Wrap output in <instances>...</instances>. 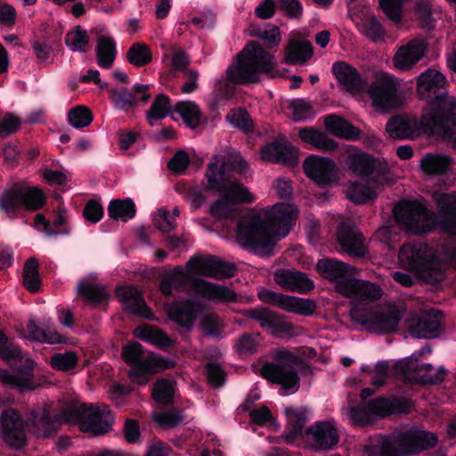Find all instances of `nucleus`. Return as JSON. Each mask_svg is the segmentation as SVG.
Here are the masks:
<instances>
[{
	"label": "nucleus",
	"instance_id": "obj_1",
	"mask_svg": "<svg viewBox=\"0 0 456 456\" xmlns=\"http://www.w3.org/2000/svg\"><path fill=\"white\" fill-rule=\"evenodd\" d=\"M297 216L292 204L277 203L265 215L250 213L240 219L237 240L244 248L261 256L274 254L277 240L286 237Z\"/></svg>",
	"mask_w": 456,
	"mask_h": 456
},
{
	"label": "nucleus",
	"instance_id": "obj_2",
	"mask_svg": "<svg viewBox=\"0 0 456 456\" xmlns=\"http://www.w3.org/2000/svg\"><path fill=\"white\" fill-rule=\"evenodd\" d=\"M445 85V77L436 69H429L419 76L417 94L427 102L420 124L456 147V99L448 95Z\"/></svg>",
	"mask_w": 456,
	"mask_h": 456
},
{
	"label": "nucleus",
	"instance_id": "obj_3",
	"mask_svg": "<svg viewBox=\"0 0 456 456\" xmlns=\"http://www.w3.org/2000/svg\"><path fill=\"white\" fill-rule=\"evenodd\" d=\"M246 174L248 171L247 162L240 154L226 159L222 155H214L208 164L205 176L207 178L206 188L219 192L221 199L212 203L209 213L216 219L232 218L237 211L240 202L252 203L255 196L241 183L225 175L224 169Z\"/></svg>",
	"mask_w": 456,
	"mask_h": 456
},
{
	"label": "nucleus",
	"instance_id": "obj_4",
	"mask_svg": "<svg viewBox=\"0 0 456 456\" xmlns=\"http://www.w3.org/2000/svg\"><path fill=\"white\" fill-rule=\"evenodd\" d=\"M338 291L350 299L352 308L349 315L352 321L376 333L396 330L402 318L396 308L369 306L370 303L381 297V289L378 285L363 280H352L340 282Z\"/></svg>",
	"mask_w": 456,
	"mask_h": 456
},
{
	"label": "nucleus",
	"instance_id": "obj_5",
	"mask_svg": "<svg viewBox=\"0 0 456 456\" xmlns=\"http://www.w3.org/2000/svg\"><path fill=\"white\" fill-rule=\"evenodd\" d=\"M159 289L167 297L172 296L174 291L192 290L208 301L233 302L237 299V294L230 288L195 277L183 266H176L165 275L160 281Z\"/></svg>",
	"mask_w": 456,
	"mask_h": 456
},
{
	"label": "nucleus",
	"instance_id": "obj_6",
	"mask_svg": "<svg viewBox=\"0 0 456 456\" xmlns=\"http://www.w3.org/2000/svg\"><path fill=\"white\" fill-rule=\"evenodd\" d=\"M262 73L271 77L279 76L274 56L255 41L246 45L226 72L228 80L235 84L256 83Z\"/></svg>",
	"mask_w": 456,
	"mask_h": 456
},
{
	"label": "nucleus",
	"instance_id": "obj_7",
	"mask_svg": "<svg viewBox=\"0 0 456 456\" xmlns=\"http://www.w3.org/2000/svg\"><path fill=\"white\" fill-rule=\"evenodd\" d=\"M436 442L434 433L411 429L374 438L371 450L375 456H406L431 448Z\"/></svg>",
	"mask_w": 456,
	"mask_h": 456
},
{
	"label": "nucleus",
	"instance_id": "obj_8",
	"mask_svg": "<svg viewBox=\"0 0 456 456\" xmlns=\"http://www.w3.org/2000/svg\"><path fill=\"white\" fill-rule=\"evenodd\" d=\"M62 417L67 423H73L83 432L101 435L108 432L113 423V416L105 404H87L72 401L62 407Z\"/></svg>",
	"mask_w": 456,
	"mask_h": 456
},
{
	"label": "nucleus",
	"instance_id": "obj_9",
	"mask_svg": "<svg viewBox=\"0 0 456 456\" xmlns=\"http://www.w3.org/2000/svg\"><path fill=\"white\" fill-rule=\"evenodd\" d=\"M398 258L403 267L415 272L427 281L436 282L444 278L441 262L435 256L434 250L425 244L403 246Z\"/></svg>",
	"mask_w": 456,
	"mask_h": 456
},
{
	"label": "nucleus",
	"instance_id": "obj_10",
	"mask_svg": "<svg viewBox=\"0 0 456 456\" xmlns=\"http://www.w3.org/2000/svg\"><path fill=\"white\" fill-rule=\"evenodd\" d=\"M123 356L125 361L132 366V370L129 372L131 380L141 385L147 382L149 374L174 366L173 361L142 350V345L137 342L125 346Z\"/></svg>",
	"mask_w": 456,
	"mask_h": 456
},
{
	"label": "nucleus",
	"instance_id": "obj_11",
	"mask_svg": "<svg viewBox=\"0 0 456 456\" xmlns=\"http://www.w3.org/2000/svg\"><path fill=\"white\" fill-rule=\"evenodd\" d=\"M301 365V360L289 351H280L275 356V362L265 364L261 372L264 378L281 384L284 390H297L299 378L297 370Z\"/></svg>",
	"mask_w": 456,
	"mask_h": 456
},
{
	"label": "nucleus",
	"instance_id": "obj_12",
	"mask_svg": "<svg viewBox=\"0 0 456 456\" xmlns=\"http://www.w3.org/2000/svg\"><path fill=\"white\" fill-rule=\"evenodd\" d=\"M399 83L392 75L378 70L368 86L367 94L372 105L379 110L387 111L400 107L403 99L398 92Z\"/></svg>",
	"mask_w": 456,
	"mask_h": 456
},
{
	"label": "nucleus",
	"instance_id": "obj_13",
	"mask_svg": "<svg viewBox=\"0 0 456 456\" xmlns=\"http://www.w3.org/2000/svg\"><path fill=\"white\" fill-rule=\"evenodd\" d=\"M394 213L397 223L413 234L428 232L436 226L435 216L417 202L401 201Z\"/></svg>",
	"mask_w": 456,
	"mask_h": 456
},
{
	"label": "nucleus",
	"instance_id": "obj_14",
	"mask_svg": "<svg viewBox=\"0 0 456 456\" xmlns=\"http://www.w3.org/2000/svg\"><path fill=\"white\" fill-rule=\"evenodd\" d=\"M431 353L429 346H425L413 353L409 358L400 362L405 378L420 381L423 383L441 382L446 376L447 371L443 368H436L433 365H419L418 362L421 356Z\"/></svg>",
	"mask_w": 456,
	"mask_h": 456
},
{
	"label": "nucleus",
	"instance_id": "obj_15",
	"mask_svg": "<svg viewBox=\"0 0 456 456\" xmlns=\"http://www.w3.org/2000/svg\"><path fill=\"white\" fill-rule=\"evenodd\" d=\"M391 412V403L384 397H378L350 407L347 415L353 425L366 426Z\"/></svg>",
	"mask_w": 456,
	"mask_h": 456
},
{
	"label": "nucleus",
	"instance_id": "obj_16",
	"mask_svg": "<svg viewBox=\"0 0 456 456\" xmlns=\"http://www.w3.org/2000/svg\"><path fill=\"white\" fill-rule=\"evenodd\" d=\"M305 175L320 186L333 185L340 177L336 163L325 157L311 155L303 164Z\"/></svg>",
	"mask_w": 456,
	"mask_h": 456
},
{
	"label": "nucleus",
	"instance_id": "obj_17",
	"mask_svg": "<svg viewBox=\"0 0 456 456\" xmlns=\"http://www.w3.org/2000/svg\"><path fill=\"white\" fill-rule=\"evenodd\" d=\"M2 439L12 448H20L26 443L24 421L14 409H7L0 415Z\"/></svg>",
	"mask_w": 456,
	"mask_h": 456
},
{
	"label": "nucleus",
	"instance_id": "obj_18",
	"mask_svg": "<svg viewBox=\"0 0 456 456\" xmlns=\"http://www.w3.org/2000/svg\"><path fill=\"white\" fill-rule=\"evenodd\" d=\"M257 295L264 303L276 305L279 308L300 315H311L316 307L313 300L287 296L266 289L259 291Z\"/></svg>",
	"mask_w": 456,
	"mask_h": 456
},
{
	"label": "nucleus",
	"instance_id": "obj_19",
	"mask_svg": "<svg viewBox=\"0 0 456 456\" xmlns=\"http://www.w3.org/2000/svg\"><path fill=\"white\" fill-rule=\"evenodd\" d=\"M305 441L314 451L331 450L338 443V430L331 421L316 422L306 428Z\"/></svg>",
	"mask_w": 456,
	"mask_h": 456
},
{
	"label": "nucleus",
	"instance_id": "obj_20",
	"mask_svg": "<svg viewBox=\"0 0 456 456\" xmlns=\"http://www.w3.org/2000/svg\"><path fill=\"white\" fill-rule=\"evenodd\" d=\"M186 268L192 274H198L215 279L232 277L235 268L232 265L222 262L214 256H194L186 265Z\"/></svg>",
	"mask_w": 456,
	"mask_h": 456
},
{
	"label": "nucleus",
	"instance_id": "obj_21",
	"mask_svg": "<svg viewBox=\"0 0 456 456\" xmlns=\"http://www.w3.org/2000/svg\"><path fill=\"white\" fill-rule=\"evenodd\" d=\"M241 314L251 319L263 329H268L274 334H289L292 331L293 326L283 316L265 307L249 308L241 311Z\"/></svg>",
	"mask_w": 456,
	"mask_h": 456
},
{
	"label": "nucleus",
	"instance_id": "obj_22",
	"mask_svg": "<svg viewBox=\"0 0 456 456\" xmlns=\"http://www.w3.org/2000/svg\"><path fill=\"white\" fill-rule=\"evenodd\" d=\"M433 200L437 204L439 212L436 224L449 234H456V192L433 194Z\"/></svg>",
	"mask_w": 456,
	"mask_h": 456
},
{
	"label": "nucleus",
	"instance_id": "obj_23",
	"mask_svg": "<svg viewBox=\"0 0 456 456\" xmlns=\"http://www.w3.org/2000/svg\"><path fill=\"white\" fill-rule=\"evenodd\" d=\"M427 43L422 39H412L398 48L393 57V64L396 69L409 70L425 55Z\"/></svg>",
	"mask_w": 456,
	"mask_h": 456
},
{
	"label": "nucleus",
	"instance_id": "obj_24",
	"mask_svg": "<svg viewBox=\"0 0 456 456\" xmlns=\"http://www.w3.org/2000/svg\"><path fill=\"white\" fill-rule=\"evenodd\" d=\"M337 236L342 249L348 255L357 257L365 256V240L351 223L342 222Z\"/></svg>",
	"mask_w": 456,
	"mask_h": 456
},
{
	"label": "nucleus",
	"instance_id": "obj_25",
	"mask_svg": "<svg viewBox=\"0 0 456 456\" xmlns=\"http://www.w3.org/2000/svg\"><path fill=\"white\" fill-rule=\"evenodd\" d=\"M379 190L375 180L349 181L344 184V193L347 200L358 205H363L374 200Z\"/></svg>",
	"mask_w": 456,
	"mask_h": 456
},
{
	"label": "nucleus",
	"instance_id": "obj_26",
	"mask_svg": "<svg viewBox=\"0 0 456 456\" xmlns=\"http://www.w3.org/2000/svg\"><path fill=\"white\" fill-rule=\"evenodd\" d=\"M332 71L343 90L350 94H357L363 89L365 81L353 66L344 61H336Z\"/></svg>",
	"mask_w": 456,
	"mask_h": 456
},
{
	"label": "nucleus",
	"instance_id": "obj_27",
	"mask_svg": "<svg viewBox=\"0 0 456 456\" xmlns=\"http://www.w3.org/2000/svg\"><path fill=\"white\" fill-rule=\"evenodd\" d=\"M317 270L324 278L336 281L335 289L338 293V285L340 282L356 280L351 277L354 274V267L333 258L319 260Z\"/></svg>",
	"mask_w": 456,
	"mask_h": 456
},
{
	"label": "nucleus",
	"instance_id": "obj_28",
	"mask_svg": "<svg viewBox=\"0 0 456 456\" xmlns=\"http://www.w3.org/2000/svg\"><path fill=\"white\" fill-rule=\"evenodd\" d=\"M149 86L136 84L131 91L127 89H111L110 91V99L116 108L120 110L131 109L139 103L137 94H142V102L149 101L151 94L148 93Z\"/></svg>",
	"mask_w": 456,
	"mask_h": 456
},
{
	"label": "nucleus",
	"instance_id": "obj_29",
	"mask_svg": "<svg viewBox=\"0 0 456 456\" xmlns=\"http://www.w3.org/2000/svg\"><path fill=\"white\" fill-rule=\"evenodd\" d=\"M441 316L442 314L437 310L427 311L410 326L409 332L411 336L418 338L436 337L440 329Z\"/></svg>",
	"mask_w": 456,
	"mask_h": 456
},
{
	"label": "nucleus",
	"instance_id": "obj_30",
	"mask_svg": "<svg viewBox=\"0 0 456 456\" xmlns=\"http://www.w3.org/2000/svg\"><path fill=\"white\" fill-rule=\"evenodd\" d=\"M274 281L282 288L298 292H308L314 289V282L303 273L281 269L274 273Z\"/></svg>",
	"mask_w": 456,
	"mask_h": 456
},
{
	"label": "nucleus",
	"instance_id": "obj_31",
	"mask_svg": "<svg viewBox=\"0 0 456 456\" xmlns=\"http://www.w3.org/2000/svg\"><path fill=\"white\" fill-rule=\"evenodd\" d=\"M117 295L126 309L130 313L143 318H151V310L146 305L141 292L136 288H120L118 289Z\"/></svg>",
	"mask_w": 456,
	"mask_h": 456
},
{
	"label": "nucleus",
	"instance_id": "obj_32",
	"mask_svg": "<svg viewBox=\"0 0 456 456\" xmlns=\"http://www.w3.org/2000/svg\"><path fill=\"white\" fill-rule=\"evenodd\" d=\"M295 158V151L287 142H273L261 151V159L272 163H289Z\"/></svg>",
	"mask_w": 456,
	"mask_h": 456
},
{
	"label": "nucleus",
	"instance_id": "obj_33",
	"mask_svg": "<svg viewBox=\"0 0 456 456\" xmlns=\"http://www.w3.org/2000/svg\"><path fill=\"white\" fill-rule=\"evenodd\" d=\"M285 414L289 429L284 432L283 437L287 442L291 443L302 434L304 427L308 422V411L305 408L287 407Z\"/></svg>",
	"mask_w": 456,
	"mask_h": 456
},
{
	"label": "nucleus",
	"instance_id": "obj_34",
	"mask_svg": "<svg viewBox=\"0 0 456 456\" xmlns=\"http://www.w3.org/2000/svg\"><path fill=\"white\" fill-rule=\"evenodd\" d=\"M33 431L37 436L50 437L56 434L61 422H66L62 417V410L58 416L50 418L45 411L38 412L30 419Z\"/></svg>",
	"mask_w": 456,
	"mask_h": 456
},
{
	"label": "nucleus",
	"instance_id": "obj_35",
	"mask_svg": "<svg viewBox=\"0 0 456 456\" xmlns=\"http://www.w3.org/2000/svg\"><path fill=\"white\" fill-rule=\"evenodd\" d=\"M167 313L172 321L185 328H191L197 317V308L190 301L169 305Z\"/></svg>",
	"mask_w": 456,
	"mask_h": 456
},
{
	"label": "nucleus",
	"instance_id": "obj_36",
	"mask_svg": "<svg viewBox=\"0 0 456 456\" xmlns=\"http://www.w3.org/2000/svg\"><path fill=\"white\" fill-rule=\"evenodd\" d=\"M117 55L116 42L108 36H99L96 40L95 56L99 67L110 69Z\"/></svg>",
	"mask_w": 456,
	"mask_h": 456
},
{
	"label": "nucleus",
	"instance_id": "obj_37",
	"mask_svg": "<svg viewBox=\"0 0 456 456\" xmlns=\"http://www.w3.org/2000/svg\"><path fill=\"white\" fill-rule=\"evenodd\" d=\"M22 182H18L9 185L0 195V208L10 217H14L22 207Z\"/></svg>",
	"mask_w": 456,
	"mask_h": 456
},
{
	"label": "nucleus",
	"instance_id": "obj_38",
	"mask_svg": "<svg viewBox=\"0 0 456 456\" xmlns=\"http://www.w3.org/2000/svg\"><path fill=\"white\" fill-rule=\"evenodd\" d=\"M0 382L8 387L20 391L33 390L36 387L31 369H26L17 374H11L8 370L0 369Z\"/></svg>",
	"mask_w": 456,
	"mask_h": 456
},
{
	"label": "nucleus",
	"instance_id": "obj_39",
	"mask_svg": "<svg viewBox=\"0 0 456 456\" xmlns=\"http://www.w3.org/2000/svg\"><path fill=\"white\" fill-rule=\"evenodd\" d=\"M325 128L334 135L345 139H356L360 136V130L347 120L337 115H330L324 120Z\"/></svg>",
	"mask_w": 456,
	"mask_h": 456
},
{
	"label": "nucleus",
	"instance_id": "obj_40",
	"mask_svg": "<svg viewBox=\"0 0 456 456\" xmlns=\"http://www.w3.org/2000/svg\"><path fill=\"white\" fill-rule=\"evenodd\" d=\"M298 136L304 142L322 151H333L338 148L335 141L329 138L323 132L312 127L301 128Z\"/></svg>",
	"mask_w": 456,
	"mask_h": 456
},
{
	"label": "nucleus",
	"instance_id": "obj_41",
	"mask_svg": "<svg viewBox=\"0 0 456 456\" xmlns=\"http://www.w3.org/2000/svg\"><path fill=\"white\" fill-rule=\"evenodd\" d=\"M416 122L403 117H395L386 125L390 137L395 139H412L415 135Z\"/></svg>",
	"mask_w": 456,
	"mask_h": 456
},
{
	"label": "nucleus",
	"instance_id": "obj_42",
	"mask_svg": "<svg viewBox=\"0 0 456 456\" xmlns=\"http://www.w3.org/2000/svg\"><path fill=\"white\" fill-rule=\"evenodd\" d=\"M313 54L312 45L308 41L291 39L285 50V61L296 65L306 61Z\"/></svg>",
	"mask_w": 456,
	"mask_h": 456
},
{
	"label": "nucleus",
	"instance_id": "obj_43",
	"mask_svg": "<svg viewBox=\"0 0 456 456\" xmlns=\"http://www.w3.org/2000/svg\"><path fill=\"white\" fill-rule=\"evenodd\" d=\"M452 159L441 154H426L420 160L422 170L429 175L445 174L451 167Z\"/></svg>",
	"mask_w": 456,
	"mask_h": 456
},
{
	"label": "nucleus",
	"instance_id": "obj_44",
	"mask_svg": "<svg viewBox=\"0 0 456 456\" xmlns=\"http://www.w3.org/2000/svg\"><path fill=\"white\" fill-rule=\"evenodd\" d=\"M357 27L359 31L372 43H384L387 38V30L374 16L366 18Z\"/></svg>",
	"mask_w": 456,
	"mask_h": 456
},
{
	"label": "nucleus",
	"instance_id": "obj_45",
	"mask_svg": "<svg viewBox=\"0 0 456 456\" xmlns=\"http://www.w3.org/2000/svg\"><path fill=\"white\" fill-rule=\"evenodd\" d=\"M348 169L359 176L361 180H366L375 168L374 160L365 153L350 155L347 159Z\"/></svg>",
	"mask_w": 456,
	"mask_h": 456
},
{
	"label": "nucleus",
	"instance_id": "obj_46",
	"mask_svg": "<svg viewBox=\"0 0 456 456\" xmlns=\"http://www.w3.org/2000/svg\"><path fill=\"white\" fill-rule=\"evenodd\" d=\"M134 333L138 338L161 347L170 346L173 344V340L168 335L151 326L137 327Z\"/></svg>",
	"mask_w": 456,
	"mask_h": 456
},
{
	"label": "nucleus",
	"instance_id": "obj_47",
	"mask_svg": "<svg viewBox=\"0 0 456 456\" xmlns=\"http://www.w3.org/2000/svg\"><path fill=\"white\" fill-rule=\"evenodd\" d=\"M108 213L111 219L127 221L135 215L134 203L130 199L110 201Z\"/></svg>",
	"mask_w": 456,
	"mask_h": 456
},
{
	"label": "nucleus",
	"instance_id": "obj_48",
	"mask_svg": "<svg viewBox=\"0 0 456 456\" xmlns=\"http://www.w3.org/2000/svg\"><path fill=\"white\" fill-rule=\"evenodd\" d=\"M126 61L135 66L143 67L152 61V53L151 47L143 43H134L126 52Z\"/></svg>",
	"mask_w": 456,
	"mask_h": 456
},
{
	"label": "nucleus",
	"instance_id": "obj_49",
	"mask_svg": "<svg viewBox=\"0 0 456 456\" xmlns=\"http://www.w3.org/2000/svg\"><path fill=\"white\" fill-rule=\"evenodd\" d=\"M170 99L165 94H158L150 110L147 111V120L151 126L155 122L165 118L171 112Z\"/></svg>",
	"mask_w": 456,
	"mask_h": 456
},
{
	"label": "nucleus",
	"instance_id": "obj_50",
	"mask_svg": "<svg viewBox=\"0 0 456 456\" xmlns=\"http://www.w3.org/2000/svg\"><path fill=\"white\" fill-rule=\"evenodd\" d=\"M174 111L178 113L184 123L191 128L199 126L201 113L199 106L193 102H180L175 104Z\"/></svg>",
	"mask_w": 456,
	"mask_h": 456
},
{
	"label": "nucleus",
	"instance_id": "obj_51",
	"mask_svg": "<svg viewBox=\"0 0 456 456\" xmlns=\"http://www.w3.org/2000/svg\"><path fill=\"white\" fill-rule=\"evenodd\" d=\"M22 204L26 209L37 210L45 203L43 191L37 187H30L26 182H22Z\"/></svg>",
	"mask_w": 456,
	"mask_h": 456
},
{
	"label": "nucleus",
	"instance_id": "obj_52",
	"mask_svg": "<svg viewBox=\"0 0 456 456\" xmlns=\"http://www.w3.org/2000/svg\"><path fill=\"white\" fill-rule=\"evenodd\" d=\"M23 285L31 293H37L41 288L38 273V263L35 258L26 261L23 268Z\"/></svg>",
	"mask_w": 456,
	"mask_h": 456
},
{
	"label": "nucleus",
	"instance_id": "obj_53",
	"mask_svg": "<svg viewBox=\"0 0 456 456\" xmlns=\"http://www.w3.org/2000/svg\"><path fill=\"white\" fill-rule=\"evenodd\" d=\"M77 292L88 301L98 303L107 298L105 289L87 281H82L77 285Z\"/></svg>",
	"mask_w": 456,
	"mask_h": 456
},
{
	"label": "nucleus",
	"instance_id": "obj_54",
	"mask_svg": "<svg viewBox=\"0 0 456 456\" xmlns=\"http://www.w3.org/2000/svg\"><path fill=\"white\" fill-rule=\"evenodd\" d=\"M261 340L262 338L258 332L245 333L238 338L234 346L240 354L249 355L256 352Z\"/></svg>",
	"mask_w": 456,
	"mask_h": 456
},
{
	"label": "nucleus",
	"instance_id": "obj_55",
	"mask_svg": "<svg viewBox=\"0 0 456 456\" xmlns=\"http://www.w3.org/2000/svg\"><path fill=\"white\" fill-rule=\"evenodd\" d=\"M65 42L73 52H86L89 44V37L86 30L77 27L74 30L66 35Z\"/></svg>",
	"mask_w": 456,
	"mask_h": 456
},
{
	"label": "nucleus",
	"instance_id": "obj_56",
	"mask_svg": "<svg viewBox=\"0 0 456 456\" xmlns=\"http://www.w3.org/2000/svg\"><path fill=\"white\" fill-rule=\"evenodd\" d=\"M254 36L262 40L268 48L278 46L281 41V30L273 24H266L263 28H257Z\"/></svg>",
	"mask_w": 456,
	"mask_h": 456
},
{
	"label": "nucleus",
	"instance_id": "obj_57",
	"mask_svg": "<svg viewBox=\"0 0 456 456\" xmlns=\"http://www.w3.org/2000/svg\"><path fill=\"white\" fill-rule=\"evenodd\" d=\"M69 121L75 128H82L89 126L93 121V114L85 106H77L71 109L68 114Z\"/></svg>",
	"mask_w": 456,
	"mask_h": 456
},
{
	"label": "nucleus",
	"instance_id": "obj_58",
	"mask_svg": "<svg viewBox=\"0 0 456 456\" xmlns=\"http://www.w3.org/2000/svg\"><path fill=\"white\" fill-rule=\"evenodd\" d=\"M77 356L76 353L72 351L55 354L50 359L51 366L61 371L73 369L77 365Z\"/></svg>",
	"mask_w": 456,
	"mask_h": 456
},
{
	"label": "nucleus",
	"instance_id": "obj_59",
	"mask_svg": "<svg viewBox=\"0 0 456 456\" xmlns=\"http://www.w3.org/2000/svg\"><path fill=\"white\" fill-rule=\"evenodd\" d=\"M233 126L238 127L244 132H249L253 128V122L247 110L243 109H235L231 110L226 116Z\"/></svg>",
	"mask_w": 456,
	"mask_h": 456
},
{
	"label": "nucleus",
	"instance_id": "obj_60",
	"mask_svg": "<svg viewBox=\"0 0 456 456\" xmlns=\"http://www.w3.org/2000/svg\"><path fill=\"white\" fill-rule=\"evenodd\" d=\"M289 108L292 118L297 121L310 118L314 115L312 104L304 99L292 101Z\"/></svg>",
	"mask_w": 456,
	"mask_h": 456
},
{
	"label": "nucleus",
	"instance_id": "obj_61",
	"mask_svg": "<svg viewBox=\"0 0 456 456\" xmlns=\"http://www.w3.org/2000/svg\"><path fill=\"white\" fill-rule=\"evenodd\" d=\"M152 395L157 403L167 404L172 401L174 395V389L167 380L160 379L157 381Z\"/></svg>",
	"mask_w": 456,
	"mask_h": 456
},
{
	"label": "nucleus",
	"instance_id": "obj_62",
	"mask_svg": "<svg viewBox=\"0 0 456 456\" xmlns=\"http://www.w3.org/2000/svg\"><path fill=\"white\" fill-rule=\"evenodd\" d=\"M154 226L163 232H169L176 227L175 219L168 210L160 208L153 216Z\"/></svg>",
	"mask_w": 456,
	"mask_h": 456
},
{
	"label": "nucleus",
	"instance_id": "obj_63",
	"mask_svg": "<svg viewBox=\"0 0 456 456\" xmlns=\"http://www.w3.org/2000/svg\"><path fill=\"white\" fill-rule=\"evenodd\" d=\"M20 127V118L12 113H6L0 118V137L16 133Z\"/></svg>",
	"mask_w": 456,
	"mask_h": 456
},
{
	"label": "nucleus",
	"instance_id": "obj_64",
	"mask_svg": "<svg viewBox=\"0 0 456 456\" xmlns=\"http://www.w3.org/2000/svg\"><path fill=\"white\" fill-rule=\"evenodd\" d=\"M0 356L13 368H19L23 362V356L20 348L12 345L1 347Z\"/></svg>",
	"mask_w": 456,
	"mask_h": 456
}]
</instances>
